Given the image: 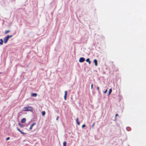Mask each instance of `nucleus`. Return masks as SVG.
<instances>
[{
    "label": "nucleus",
    "instance_id": "393cba45",
    "mask_svg": "<svg viewBox=\"0 0 146 146\" xmlns=\"http://www.w3.org/2000/svg\"><path fill=\"white\" fill-rule=\"evenodd\" d=\"M58 118H59V117L58 116L57 117H56V120H58Z\"/></svg>",
    "mask_w": 146,
    "mask_h": 146
},
{
    "label": "nucleus",
    "instance_id": "bb28decb",
    "mask_svg": "<svg viewBox=\"0 0 146 146\" xmlns=\"http://www.w3.org/2000/svg\"><path fill=\"white\" fill-rule=\"evenodd\" d=\"M1 74V72H0V74Z\"/></svg>",
    "mask_w": 146,
    "mask_h": 146
},
{
    "label": "nucleus",
    "instance_id": "b1692460",
    "mask_svg": "<svg viewBox=\"0 0 146 146\" xmlns=\"http://www.w3.org/2000/svg\"><path fill=\"white\" fill-rule=\"evenodd\" d=\"M97 89L98 90V91L99 90V87H97Z\"/></svg>",
    "mask_w": 146,
    "mask_h": 146
},
{
    "label": "nucleus",
    "instance_id": "2eb2a0df",
    "mask_svg": "<svg viewBox=\"0 0 146 146\" xmlns=\"http://www.w3.org/2000/svg\"><path fill=\"white\" fill-rule=\"evenodd\" d=\"M42 115H44L45 114V112L44 111H42Z\"/></svg>",
    "mask_w": 146,
    "mask_h": 146
},
{
    "label": "nucleus",
    "instance_id": "6e6552de",
    "mask_svg": "<svg viewBox=\"0 0 146 146\" xmlns=\"http://www.w3.org/2000/svg\"><path fill=\"white\" fill-rule=\"evenodd\" d=\"M26 121V119L25 118H24L22 119L21 122L22 123H24Z\"/></svg>",
    "mask_w": 146,
    "mask_h": 146
},
{
    "label": "nucleus",
    "instance_id": "7ed1b4c3",
    "mask_svg": "<svg viewBox=\"0 0 146 146\" xmlns=\"http://www.w3.org/2000/svg\"><path fill=\"white\" fill-rule=\"evenodd\" d=\"M85 61V59L83 57L80 58L79 60V62H83Z\"/></svg>",
    "mask_w": 146,
    "mask_h": 146
},
{
    "label": "nucleus",
    "instance_id": "f8f14e48",
    "mask_svg": "<svg viewBox=\"0 0 146 146\" xmlns=\"http://www.w3.org/2000/svg\"><path fill=\"white\" fill-rule=\"evenodd\" d=\"M0 44L1 45H2L3 44V41L2 39H0Z\"/></svg>",
    "mask_w": 146,
    "mask_h": 146
},
{
    "label": "nucleus",
    "instance_id": "1a4fd4ad",
    "mask_svg": "<svg viewBox=\"0 0 146 146\" xmlns=\"http://www.w3.org/2000/svg\"><path fill=\"white\" fill-rule=\"evenodd\" d=\"M94 63H95V65L96 66H97L98 65V64H97V60L96 59H95L94 60Z\"/></svg>",
    "mask_w": 146,
    "mask_h": 146
},
{
    "label": "nucleus",
    "instance_id": "a211bd4d",
    "mask_svg": "<svg viewBox=\"0 0 146 146\" xmlns=\"http://www.w3.org/2000/svg\"><path fill=\"white\" fill-rule=\"evenodd\" d=\"M95 122H94V123H93V124H92V127L93 128H94V124H95Z\"/></svg>",
    "mask_w": 146,
    "mask_h": 146
},
{
    "label": "nucleus",
    "instance_id": "a878e982",
    "mask_svg": "<svg viewBox=\"0 0 146 146\" xmlns=\"http://www.w3.org/2000/svg\"><path fill=\"white\" fill-rule=\"evenodd\" d=\"M118 115L117 114H116V115H115V117Z\"/></svg>",
    "mask_w": 146,
    "mask_h": 146
},
{
    "label": "nucleus",
    "instance_id": "9d476101",
    "mask_svg": "<svg viewBox=\"0 0 146 146\" xmlns=\"http://www.w3.org/2000/svg\"><path fill=\"white\" fill-rule=\"evenodd\" d=\"M37 96V94L36 93H32L31 94V96L36 97Z\"/></svg>",
    "mask_w": 146,
    "mask_h": 146
},
{
    "label": "nucleus",
    "instance_id": "5701e85b",
    "mask_svg": "<svg viewBox=\"0 0 146 146\" xmlns=\"http://www.w3.org/2000/svg\"><path fill=\"white\" fill-rule=\"evenodd\" d=\"M19 125L21 126V127H23V125H21L20 123L19 124Z\"/></svg>",
    "mask_w": 146,
    "mask_h": 146
},
{
    "label": "nucleus",
    "instance_id": "ddd939ff",
    "mask_svg": "<svg viewBox=\"0 0 146 146\" xmlns=\"http://www.w3.org/2000/svg\"><path fill=\"white\" fill-rule=\"evenodd\" d=\"M112 91V89H110L109 90L108 95H110V94L111 93Z\"/></svg>",
    "mask_w": 146,
    "mask_h": 146
},
{
    "label": "nucleus",
    "instance_id": "4468645a",
    "mask_svg": "<svg viewBox=\"0 0 146 146\" xmlns=\"http://www.w3.org/2000/svg\"><path fill=\"white\" fill-rule=\"evenodd\" d=\"M66 142L65 141H64L63 143V146H66Z\"/></svg>",
    "mask_w": 146,
    "mask_h": 146
},
{
    "label": "nucleus",
    "instance_id": "423d86ee",
    "mask_svg": "<svg viewBox=\"0 0 146 146\" xmlns=\"http://www.w3.org/2000/svg\"><path fill=\"white\" fill-rule=\"evenodd\" d=\"M17 129L18 131H19L22 134H25V133L21 131L20 130L19 128H18V127L17 128Z\"/></svg>",
    "mask_w": 146,
    "mask_h": 146
},
{
    "label": "nucleus",
    "instance_id": "f3484780",
    "mask_svg": "<svg viewBox=\"0 0 146 146\" xmlns=\"http://www.w3.org/2000/svg\"><path fill=\"white\" fill-rule=\"evenodd\" d=\"M127 129L128 131H129L130 130V128L129 127H127Z\"/></svg>",
    "mask_w": 146,
    "mask_h": 146
},
{
    "label": "nucleus",
    "instance_id": "4be33fe9",
    "mask_svg": "<svg viewBox=\"0 0 146 146\" xmlns=\"http://www.w3.org/2000/svg\"><path fill=\"white\" fill-rule=\"evenodd\" d=\"M93 87V84H92L91 85V89H92Z\"/></svg>",
    "mask_w": 146,
    "mask_h": 146
},
{
    "label": "nucleus",
    "instance_id": "9b49d317",
    "mask_svg": "<svg viewBox=\"0 0 146 146\" xmlns=\"http://www.w3.org/2000/svg\"><path fill=\"white\" fill-rule=\"evenodd\" d=\"M86 61L87 62H88L89 64H90L91 63V61H90V59L89 58H88L86 59Z\"/></svg>",
    "mask_w": 146,
    "mask_h": 146
},
{
    "label": "nucleus",
    "instance_id": "0eeeda50",
    "mask_svg": "<svg viewBox=\"0 0 146 146\" xmlns=\"http://www.w3.org/2000/svg\"><path fill=\"white\" fill-rule=\"evenodd\" d=\"M76 122L78 124V125H80V122H79V121L78 118V117H77L76 119Z\"/></svg>",
    "mask_w": 146,
    "mask_h": 146
},
{
    "label": "nucleus",
    "instance_id": "dca6fc26",
    "mask_svg": "<svg viewBox=\"0 0 146 146\" xmlns=\"http://www.w3.org/2000/svg\"><path fill=\"white\" fill-rule=\"evenodd\" d=\"M10 31V30L6 31H5V34H7Z\"/></svg>",
    "mask_w": 146,
    "mask_h": 146
},
{
    "label": "nucleus",
    "instance_id": "20e7f679",
    "mask_svg": "<svg viewBox=\"0 0 146 146\" xmlns=\"http://www.w3.org/2000/svg\"><path fill=\"white\" fill-rule=\"evenodd\" d=\"M67 94V91H65V94L64 96V99L65 100H66V96Z\"/></svg>",
    "mask_w": 146,
    "mask_h": 146
},
{
    "label": "nucleus",
    "instance_id": "f257e3e1",
    "mask_svg": "<svg viewBox=\"0 0 146 146\" xmlns=\"http://www.w3.org/2000/svg\"><path fill=\"white\" fill-rule=\"evenodd\" d=\"M33 108L32 107L30 106H27L24 108V110L23 111H33Z\"/></svg>",
    "mask_w": 146,
    "mask_h": 146
},
{
    "label": "nucleus",
    "instance_id": "412c9836",
    "mask_svg": "<svg viewBox=\"0 0 146 146\" xmlns=\"http://www.w3.org/2000/svg\"><path fill=\"white\" fill-rule=\"evenodd\" d=\"M86 125L85 124H84L82 125V128L84 127H85Z\"/></svg>",
    "mask_w": 146,
    "mask_h": 146
},
{
    "label": "nucleus",
    "instance_id": "f03ea898",
    "mask_svg": "<svg viewBox=\"0 0 146 146\" xmlns=\"http://www.w3.org/2000/svg\"><path fill=\"white\" fill-rule=\"evenodd\" d=\"M12 37V35H7V36L3 38L4 43H6L8 40L9 38Z\"/></svg>",
    "mask_w": 146,
    "mask_h": 146
},
{
    "label": "nucleus",
    "instance_id": "aec40b11",
    "mask_svg": "<svg viewBox=\"0 0 146 146\" xmlns=\"http://www.w3.org/2000/svg\"><path fill=\"white\" fill-rule=\"evenodd\" d=\"M107 90H106L105 91H104V94H106V92H107Z\"/></svg>",
    "mask_w": 146,
    "mask_h": 146
},
{
    "label": "nucleus",
    "instance_id": "39448f33",
    "mask_svg": "<svg viewBox=\"0 0 146 146\" xmlns=\"http://www.w3.org/2000/svg\"><path fill=\"white\" fill-rule=\"evenodd\" d=\"M36 124L35 123H34L32 125H31L30 127H29V129L31 130L32 129L33 126Z\"/></svg>",
    "mask_w": 146,
    "mask_h": 146
},
{
    "label": "nucleus",
    "instance_id": "6ab92c4d",
    "mask_svg": "<svg viewBox=\"0 0 146 146\" xmlns=\"http://www.w3.org/2000/svg\"><path fill=\"white\" fill-rule=\"evenodd\" d=\"M10 139V137H7L6 139V141H7L8 140H9V139Z\"/></svg>",
    "mask_w": 146,
    "mask_h": 146
}]
</instances>
